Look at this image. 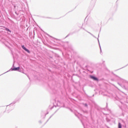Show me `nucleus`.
I'll use <instances>...</instances> for the list:
<instances>
[{
  "label": "nucleus",
  "mask_w": 128,
  "mask_h": 128,
  "mask_svg": "<svg viewBox=\"0 0 128 128\" xmlns=\"http://www.w3.org/2000/svg\"><path fill=\"white\" fill-rule=\"evenodd\" d=\"M22 49L24 50H25V52H28V54H30V50H28V49L26 48L24 45H22Z\"/></svg>",
  "instance_id": "obj_4"
},
{
  "label": "nucleus",
  "mask_w": 128,
  "mask_h": 128,
  "mask_svg": "<svg viewBox=\"0 0 128 128\" xmlns=\"http://www.w3.org/2000/svg\"><path fill=\"white\" fill-rule=\"evenodd\" d=\"M39 122H40V124H42V122L41 121H39Z\"/></svg>",
  "instance_id": "obj_18"
},
{
  "label": "nucleus",
  "mask_w": 128,
  "mask_h": 128,
  "mask_svg": "<svg viewBox=\"0 0 128 128\" xmlns=\"http://www.w3.org/2000/svg\"><path fill=\"white\" fill-rule=\"evenodd\" d=\"M120 80L122 82L128 84V81L126 80H124L120 78H119Z\"/></svg>",
  "instance_id": "obj_5"
},
{
  "label": "nucleus",
  "mask_w": 128,
  "mask_h": 128,
  "mask_svg": "<svg viewBox=\"0 0 128 128\" xmlns=\"http://www.w3.org/2000/svg\"><path fill=\"white\" fill-rule=\"evenodd\" d=\"M20 67H16V68H11L9 70L5 72L4 73L2 74H6V72H12V70H20ZM1 74V76H2Z\"/></svg>",
  "instance_id": "obj_1"
},
{
  "label": "nucleus",
  "mask_w": 128,
  "mask_h": 128,
  "mask_svg": "<svg viewBox=\"0 0 128 128\" xmlns=\"http://www.w3.org/2000/svg\"><path fill=\"white\" fill-rule=\"evenodd\" d=\"M66 38H68V36Z\"/></svg>",
  "instance_id": "obj_20"
},
{
  "label": "nucleus",
  "mask_w": 128,
  "mask_h": 128,
  "mask_svg": "<svg viewBox=\"0 0 128 128\" xmlns=\"http://www.w3.org/2000/svg\"><path fill=\"white\" fill-rule=\"evenodd\" d=\"M118 84H119V86H121L119 82H118Z\"/></svg>",
  "instance_id": "obj_16"
},
{
  "label": "nucleus",
  "mask_w": 128,
  "mask_h": 128,
  "mask_svg": "<svg viewBox=\"0 0 128 128\" xmlns=\"http://www.w3.org/2000/svg\"><path fill=\"white\" fill-rule=\"evenodd\" d=\"M84 106H86V108H88V104H84Z\"/></svg>",
  "instance_id": "obj_12"
},
{
  "label": "nucleus",
  "mask_w": 128,
  "mask_h": 128,
  "mask_svg": "<svg viewBox=\"0 0 128 128\" xmlns=\"http://www.w3.org/2000/svg\"><path fill=\"white\" fill-rule=\"evenodd\" d=\"M127 66H128V64H127Z\"/></svg>",
  "instance_id": "obj_25"
},
{
  "label": "nucleus",
  "mask_w": 128,
  "mask_h": 128,
  "mask_svg": "<svg viewBox=\"0 0 128 128\" xmlns=\"http://www.w3.org/2000/svg\"><path fill=\"white\" fill-rule=\"evenodd\" d=\"M83 30H86V32H88V34H90L92 36L95 38H96V36H94V34H92L90 33V32H88L86 30H84V28H83Z\"/></svg>",
  "instance_id": "obj_6"
},
{
  "label": "nucleus",
  "mask_w": 128,
  "mask_h": 128,
  "mask_svg": "<svg viewBox=\"0 0 128 128\" xmlns=\"http://www.w3.org/2000/svg\"><path fill=\"white\" fill-rule=\"evenodd\" d=\"M2 20H0V24H2Z\"/></svg>",
  "instance_id": "obj_15"
},
{
  "label": "nucleus",
  "mask_w": 128,
  "mask_h": 128,
  "mask_svg": "<svg viewBox=\"0 0 128 128\" xmlns=\"http://www.w3.org/2000/svg\"><path fill=\"white\" fill-rule=\"evenodd\" d=\"M118 128H122V124L120 122H119L118 124Z\"/></svg>",
  "instance_id": "obj_9"
},
{
  "label": "nucleus",
  "mask_w": 128,
  "mask_h": 128,
  "mask_svg": "<svg viewBox=\"0 0 128 128\" xmlns=\"http://www.w3.org/2000/svg\"><path fill=\"white\" fill-rule=\"evenodd\" d=\"M14 66V64H13V66Z\"/></svg>",
  "instance_id": "obj_21"
},
{
  "label": "nucleus",
  "mask_w": 128,
  "mask_h": 128,
  "mask_svg": "<svg viewBox=\"0 0 128 128\" xmlns=\"http://www.w3.org/2000/svg\"><path fill=\"white\" fill-rule=\"evenodd\" d=\"M15 14H16L17 16H18V13L16 12H15Z\"/></svg>",
  "instance_id": "obj_13"
},
{
  "label": "nucleus",
  "mask_w": 128,
  "mask_h": 128,
  "mask_svg": "<svg viewBox=\"0 0 128 128\" xmlns=\"http://www.w3.org/2000/svg\"><path fill=\"white\" fill-rule=\"evenodd\" d=\"M5 30H6V32H12V31L10 30L8 28H5Z\"/></svg>",
  "instance_id": "obj_8"
},
{
  "label": "nucleus",
  "mask_w": 128,
  "mask_h": 128,
  "mask_svg": "<svg viewBox=\"0 0 128 128\" xmlns=\"http://www.w3.org/2000/svg\"><path fill=\"white\" fill-rule=\"evenodd\" d=\"M0 42H2V44H6V38L4 37L0 36Z\"/></svg>",
  "instance_id": "obj_2"
},
{
  "label": "nucleus",
  "mask_w": 128,
  "mask_h": 128,
  "mask_svg": "<svg viewBox=\"0 0 128 128\" xmlns=\"http://www.w3.org/2000/svg\"><path fill=\"white\" fill-rule=\"evenodd\" d=\"M127 66H128V64H127Z\"/></svg>",
  "instance_id": "obj_24"
},
{
  "label": "nucleus",
  "mask_w": 128,
  "mask_h": 128,
  "mask_svg": "<svg viewBox=\"0 0 128 128\" xmlns=\"http://www.w3.org/2000/svg\"><path fill=\"white\" fill-rule=\"evenodd\" d=\"M7 106H8V105H7Z\"/></svg>",
  "instance_id": "obj_22"
},
{
  "label": "nucleus",
  "mask_w": 128,
  "mask_h": 128,
  "mask_svg": "<svg viewBox=\"0 0 128 128\" xmlns=\"http://www.w3.org/2000/svg\"><path fill=\"white\" fill-rule=\"evenodd\" d=\"M98 42L99 44L100 48V54H102V48L100 47V40H98Z\"/></svg>",
  "instance_id": "obj_7"
},
{
  "label": "nucleus",
  "mask_w": 128,
  "mask_h": 128,
  "mask_svg": "<svg viewBox=\"0 0 128 128\" xmlns=\"http://www.w3.org/2000/svg\"><path fill=\"white\" fill-rule=\"evenodd\" d=\"M90 78H92V80H96V82H98V78H96V76L90 75Z\"/></svg>",
  "instance_id": "obj_3"
},
{
  "label": "nucleus",
  "mask_w": 128,
  "mask_h": 128,
  "mask_svg": "<svg viewBox=\"0 0 128 128\" xmlns=\"http://www.w3.org/2000/svg\"><path fill=\"white\" fill-rule=\"evenodd\" d=\"M16 101L13 102L12 104H16Z\"/></svg>",
  "instance_id": "obj_14"
},
{
  "label": "nucleus",
  "mask_w": 128,
  "mask_h": 128,
  "mask_svg": "<svg viewBox=\"0 0 128 128\" xmlns=\"http://www.w3.org/2000/svg\"><path fill=\"white\" fill-rule=\"evenodd\" d=\"M48 36H50V38H54V40H58V39H56V38H54V37H52V36H50L48 34Z\"/></svg>",
  "instance_id": "obj_11"
},
{
  "label": "nucleus",
  "mask_w": 128,
  "mask_h": 128,
  "mask_svg": "<svg viewBox=\"0 0 128 128\" xmlns=\"http://www.w3.org/2000/svg\"><path fill=\"white\" fill-rule=\"evenodd\" d=\"M127 66H128V64H127Z\"/></svg>",
  "instance_id": "obj_23"
},
{
  "label": "nucleus",
  "mask_w": 128,
  "mask_h": 128,
  "mask_svg": "<svg viewBox=\"0 0 128 128\" xmlns=\"http://www.w3.org/2000/svg\"><path fill=\"white\" fill-rule=\"evenodd\" d=\"M52 116H54V114H52L50 117V118L48 120L47 122H48V120H50V118Z\"/></svg>",
  "instance_id": "obj_10"
},
{
  "label": "nucleus",
  "mask_w": 128,
  "mask_h": 128,
  "mask_svg": "<svg viewBox=\"0 0 128 128\" xmlns=\"http://www.w3.org/2000/svg\"><path fill=\"white\" fill-rule=\"evenodd\" d=\"M124 68V67H122V68H120V69H122V68Z\"/></svg>",
  "instance_id": "obj_17"
},
{
  "label": "nucleus",
  "mask_w": 128,
  "mask_h": 128,
  "mask_svg": "<svg viewBox=\"0 0 128 128\" xmlns=\"http://www.w3.org/2000/svg\"><path fill=\"white\" fill-rule=\"evenodd\" d=\"M18 2H20V0H18Z\"/></svg>",
  "instance_id": "obj_19"
}]
</instances>
